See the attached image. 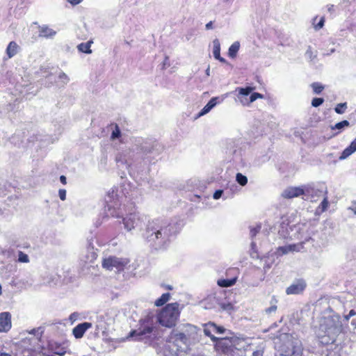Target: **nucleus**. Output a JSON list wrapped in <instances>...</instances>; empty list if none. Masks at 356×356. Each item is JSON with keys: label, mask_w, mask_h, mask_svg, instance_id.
Here are the masks:
<instances>
[{"label": "nucleus", "mask_w": 356, "mask_h": 356, "mask_svg": "<svg viewBox=\"0 0 356 356\" xmlns=\"http://www.w3.org/2000/svg\"><path fill=\"white\" fill-rule=\"evenodd\" d=\"M125 197L118 193V189L113 188L108 191L105 196V207L102 213V220H109L111 218H122V222H136L144 221L145 216L139 215L138 213L130 212L124 215L121 205Z\"/></svg>", "instance_id": "obj_1"}, {"label": "nucleus", "mask_w": 356, "mask_h": 356, "mask_svg": "<svg viewBox=\"0 0 356 356\" xmlns=\"http://www.w3.org/2000/svg\"><path fill=\"white\" fill-rule=\"evenodd\" d=\"M343 331V325L338 314L323 316L319 320V325L316 334L323 345L333 343L338 335Z\"/></svg>", "instance_id": "obj_2"}, {"label": "nucleus", "mask_w": 356, "mask_h": 356, "mask_svg": "<svg viewBox=\"0 0 356 356\" xmlns=\"http://www.w3.org/2000/svg\"><path fill=\"white\" fill-rule=\"evenodd\" d=\"M133 149L149 160L161 154L163 147L155 139L138 138L134 140Z\"/></svg>", "instance_id": "obj_3"}, {"label": "nucleus", "mask_w": 356, "mask_h": 356, "mask_svg": "<svg viewBox=\"0 0 356 356\" xmlns=\"http://www.w3.org/2000/svg\"><path fill=\"white\" fill-rule=\"evenodd\" d=\"M281 339L283 343L279 348L280 356H302L303 348L299 339L290 334H282Z\"/></svg>", "instance_id": "obj_4"}, {"label": "nucleus", "mask_w": 356, "mask_h": 356, "mask_svg": "<svg viewBox=\"0 0 356 356\" xmlns=\"http://www.w3.org/2000/svg\"><path fill=\"white\" fill-rule=\"evenodd\" d=\"M179 307L177 302L167 305L158 316L159 323L167 327H174L180 314Z\"/></svg>", "instance_id": "obj_5"}, {"label": "nucleus", "mask_w": 356, "mask_h": 356, "mask_svg": "<svg viewBox=\"0 0 356 356\" xmlns=\"http://www.w3.org/2000/svg\"><path fill=\"white\" fill-rule=\"evenodd\" d=\"M243 144L241 140H229L227 143L226 151L227 158L230 161L238 163L242 161Z\"/></svg>", "instance_id": "obj_6"}, {"label": "nucleus", "mask_w": 356, "mask_h": 356, "mask_svg": "<svg viewBox=\"0 0 356 356\" xmlns=\"http://www.w3.org/2000/svg\"><path fill=\"white\" fill-rule=\"evenodd\" d=\"M167 341L177 347V350L185 351L192 344L188 340L186 334L183 332L172 330L167 339Z\"/></svg>", "instance_id": "obj_7"}, {"label": "nucleus", "mask_w": 356, "mask_h": 356, "mask_svg": "<svg viewBox=\"0 0 356 356\" xmlns=\"http://www.w3.org/2000/svg\"><path fill=\"white\" fill-rule=\"evenodd\" d=\"M304 195L312 198L318 197L321 195L325 196L327 194V189L325 184H308L304 185Z\"/></svg>", "instance_id": "obj_8"}, {"label": "nucleus", "mask_w": 356, "mask_h": 356, "mask_svg": "<svg viewBox=\"0 0 356 356\" xmlns=\"http://www.w3.org/2000/svg\"><path fill=\"white\" fill-rule=\"evenodd\" d=\"M183 332L186 334V337L190 343L193 345L200 340L202 330L191 324L184 325Z\"/></svg>", "instance_id": "obj_9"}, {"label": "nucleus", "mask_w": 356, "mask_h": 356, "mask_svg": "<svg viewBox=\"0 0 356 356\" xmlns=\"http://www.w3.org/2000/svg\"><path fill=\"white\" fill-rule=\"evenodd\" d=\"M127 264V260L121 259L115 257H111L104 259L102 261V266L109 270H113L114 268L118 270H120Z\"/></svg>", "instance_id": "obj_10"}, {"label": "nucleus", "mask_w": 356, "mask_h": 356, "mask_svg": "<svg viewBox=\"0 0 356 356\" xmlns=\"http://www.w3.org/2000/svg\"><path fill=\"white\" fill-rule=\"evenodd\" d=\"M220 304V298L216 294L209 295L207 298L200 302L201 306L204 309H216L218 308Z\"/></svg>", "instance_id": "obj_11"}, {"label": "nucleus", "mask_w": 356, "mask_h": 356, "mask_svg": "<svg viewBox=\"0 0 356 356\" xmlns=\"http://www.w3.org/2000/svg\"><path fill=\"white\" fill-rule=\"evenodd\" d=\"M306 287V283L302 280H298L295 281L286 289L287 295H296L301 293Z\"/></svg>", "instance_id": "obj_12"}, {"label": "nucleus", "mask_w": 356, "mask_h": 356, "mask_svg": "<svg viewBox=\"0 0 356 356\" xmlns=\"http://www.w3.org/2000/svg\"><path fill=\"white\" fill-rule=\"evenodd\" d=\"M304 186H302L300 187H289L283 191L282 195L285 198L291 199L304 195Z\"/></svg>", "instance_id": "obj_13"}, {"label": "nucleus", "mask_w": 356, "mask_h": 356, "mask_svg": "<svg viewBox=\"0 0 356 356\" xmlns=\"http://www.w3.org/2000/svg\"><path fill=\"white\" fill-rule=\"evenodd\" d=\"M11 328V315L9 312L0 314V332H8Z\"/></svg>", "instance_id": "obj_14"}, {"label": "nucleus", "mask_w": 356, "mask_h": 356, "mask_svg": "<svg viewBox=\"0 0 356 356\" xmlns=\"http://www.w3.org/2000/svg\"><path fill=\"white\" fill-rule=\"evenodd\" d=\"M92 327V323L88 322H84L78 324L72 330V333L76 339L81 338L86 331Z\"/></svg>", "instance_id": "obj_15"}, {"label": "nucleus", "mask_w": 356, "mask_h": 356, "mask_svg": "<svg viewBox=\"0 0 356 356\" xmlns=\"http://www.w3.org/2000/svg\"><path fill=\"white\" fill-rule=\"evenodd\" d=\"M222 99L218 97H212L209 102L203 107V108L198 113V117L203 116L208 113L213 108H214L218 104L221 102Z\"/></svg>", "instance_id": "obj_16"}, {"label": "nucleus", "mask_w": 356, "mask_h": 356, "mask_svg": "<svg viewBox=\"0 0 356 356\" xmlns=\"http://www.w3.org/2000/svg\"><path fill=\"white\" fill-rule=\"evenodd\" d=\"M152 331L153 327L147 325L144 327L143 329L140 328L138 330L131 331L129 334V337H136L137 340H143L146 335L149 334Z\"/></svg>", "instance_id": "obj_17"}, {"label": "nucleus", "mask_w": 356, "mask_h": 356, "mask_svg": "<svg viewBox=\"0 0 356 356\" xmlns=\"http://www.w3.org/2000/svg\"><path fill=\"white\" fill-rule=\"evenodd\" d=\"M216 329L217 325L213 323L209 322V323L204 325L203 332L206 336L209 337L214 342L218 340V338L212 334V332H216Z\"/></svg>", "instance_id": "obj_18"}, {"label": "nucleus", "mask_w": 356, "mask_h": 356, "mask_svg": "<svg viewBox=\"0 0 356 356\" xmlns=\"http://www.w3.org/2000/svg\"><path fill=\"white\" fill-rule=\"evenodd\" d=\"M356 152V138L351 142L350 145L347 147L339 156V160H344L349 157L351 154Z\"/></svg>", "instance_id": "obj_19"}, {"label": "nucleus", "mask_w": 356, "mask_h": 356, "mask_svg": "<svg viewBox=\"0 0 356 356\" xmlns=\"http://www.w3.org/2000/svg\"><path fill=\"white\" fill-rule=\"evenodd\" d=\"M252 88L246 87V88H238V98L240 99L241 102L245 105L248 104L247 100V97L250 96L252 92Z\"/></svg>", "instance_id": "obj_20"}, {"label": "nucleus", "mask_w": 356, "mask_h": 356, "mask_svg": "<svg viewBox=\"0 0 356 356\" xmlns=\"http://www.w3.org/2000/svg\"><path fill=\"white\" fill-rule=\"evenodd\" d=\"M48 346L49 350L51 351L54 355H57L58 356H64L66 353L65 348L56 343H49Z\"/></svg>", "instance_id": "obj_21"}, {"label": "nucleus", "mask_w": 356, "mask_h": 356, "mask_svg": "<svg viewBox=\"0 0 356 356\" xmlns=\"http://www.w3.org/2000/svg\"><path fill=\"white\" fill-rule=\"evenodd\" d=\"M349 126H350V122L348 120H346L341 121L339 122H337L334 126H331V129L332 130H333V131L334 130H337V131L334 133L332 136L334 137V136H337L345 128H346V127H348Z\"/></svg>", "instance_id": "obj_22"}, {"label": "nucleus", "mask_w": 356, "mask_h": 356, "mask_svg": "<svg viewBox=\"0 0 356 356\" xmlns=\"http://www.w3.org/2000/svg\"><path fill=\"white\" fill-rule=\"evenodd\" d=\"M19 49V45L15 42L11 41L8 44L6 50L8 58H11L12 57L15 56L18 53Z\"/></svg>", "instance_id": "obj_23"}, {"label": "nucleus", "mask_w": 356, "mask_h": 356, "mask_svg": "<svg viewBox=\"0 0 356 356\" xmlns=\"http://www.w3.org/2000/svg\"><path fill=\"white\" fill-rule=\"evenodd\" d=\"M97 258V254L94 250V248L89 244L87 248L86 253L84 255L83 260L85 262L92 263Z\"/></svg>", "instance_id": "obj_24"}, {"label": "nucleus", "mask_w": 356, "mask_h": 356, "mask_svg": "<svg viewBox=\"0 0 356 356\" xmlns=\"http://www.w3.org/2000/svg\"><path fill=\"white\" fill-rule=\"evenodd\" d=\"M270 306L268 308H266L265 310H264V312L266 314L268 315V316H272L273 314H275L276 311H277V298L275 297V296H273L271 300H270Z\"/></svg>", "instance_id": "obj_25"}, {"label": "nucleus", "mask_w": 356, "mask_h": 356, "mask_svg": "<svg viewBox=\"0 0 356 356\" xmlns=\"http://www.w3.org/2000/svg\"><path fill=\"white\" fill-rule=\"evenodd\" d=\"M56 34V32L47 26H41L40 29V35L45 38H52Z\"/></svg>", "instance_id": "obj_26"}, {"label": "nucleus", "mask_w": 356, "mask_h": 356, "mask_svg": "<svg viewBox=\"0 0 356 356\" xmlns=\"http://www.w3.org/2000/svg\"><path fill=\"white\" fill-rule=\"evenodd\" d=\"M282 222H292L293 221H298L297 212L295 210H291L287 213L286 216H284L282 218Z\"/></svg>", "instance_id": "obj_27"}, {"label": "nucleus", "mask_w": 356, "mask_h": 356, "mask_svg": "<svg viewBox=\"0 0 356 356\" xmlns=\"http://www.w3.org/2000/svg\"><path fill=\"white\" fill-rule=\"evenodd\" d=\"M92 41L90 40L87 42H82L77 46V49L79 51L85 54H91L92 50L90 49Z\"/></svg>", "instance_id": "obj_28"}, {"label": "nucleus", "mask_w": 356, "mask_h": 356, "mask_svg": "<svg viewBox=\"0 0 356 356\" xmlns=\"http://www.w3.org/2000/svg\"><path fill=\"white\" fill-rule=\"evenodd\" d=\"M240 48L239 42H234L229 48L228 55L230 58H235Z\"/></svg>", "instance_id": "obj_29"}, {"label": "nucleus", "mask_w": 356, "mask_h": 356, "mask_svg": "<svg viewBox=\"0 0 356 356\" xmlns=\"http://www.w3.org/2000/svg\"><path fill=\"white\" fill-rule=\"evenodd\" d=\"M236 282V278L222 279L218 280V285L220 287H229L233 286Z\"/></svg>", "instance_id": "obj_30"}, {"label": "nucleus", "mask_w": 356, "mask_h": 356, "mask_svg": "<svg viewBox=\"0 0 356 356\" xmlns=\"http://www.w3.org/2000/svg\"><path fill=\"white\" fill-rule=\"evenodd\" d=\"M170 296V295L169 293H165L162 294V296L155 301L154 305L156 307H160V306L163 305L165 303H166L168 301Z\"/></svg>", "instance_id": "obj_31"}, {"label": "nucleus", "mask_w": 356, "mask_h": 356, "mask_svg": "<svg viewBox=\"0 0 356 356\" xmlns=\"http://www.w3.org/2000/svg\"><path fill=\"white\" fill-rule=\"evenodd\" d=\"M213 54L215 58H218L220 55V44L218 39L213 41Z\"/></svg>", "instance_id": "obj_32"}, {"label": "nucleus", "mask_w": 356, "mask_h": 356, "mask_svg": "<svg viewBox=\"0 0 356 356\" xmlns=\"http://www.w3.org/2000/svg\"><path fill=\"white\" fill-rule=\"evenodd\" d=\"M8 142L14 146H19L22 143V139L19 134H15L9 138Z\"/></svg>", "instance_id": "obj_33"}, {"label": "nucleus", "mask_w": 356, "mask_h": 356, "mask_svg": "<svg viewBox=\"0 0 356 356\" xmlns=\"http://www.w3.org/2000/svg\"><path fill=\"white\" fill-rule=\"evenodd\" d=\"M236 181L241 186H244L248 184L247 177L240 172H238L236 175Z\"/></svg>", "instance_id": "obj_34"}, {"label": "nucleus", "mask_w": 356, "mask_h": 356, "mask_svg": "<svg viewBox=\"0 0 356 356\" xmlns=\"http://www.w3.org/2000/svg\"><path fill=\"white\" fill-rule=\"evenodd\" d=\"M328 205H329V202H328L327 196L325 195V196H324L323 200L321 202V203L320 204V205L316 209V211L317 212L325 211L327 209Z\"/></svg>", "instance_id": "obj_35"}, {"label": "nucleus", "mask_w": 356, "mask_h": 356, "mask_svg": "<svg viewBox=\"0 0 356 356\" xmlns=\"http://www.w3.org/2000/svg\"><path fill=\"white\" fill-rule=\"evenodd\" d=\"M233 309V305L230 302H221L220 300V304L218 305V308L217 309L218 312L220 311H229Z\"/></svg>", "instance_id": "obj_36"}, {"label": "nucleus", "mask_w": 356, "mask_h": 356, "mask_svg": "<svg viewBox=\"0 0 356 356\" xmlns=\"http://www.w3.org/2000/svg\"><path fill=\"white\" fill-rule=\"evenodd\" d=\"M311 87L315 94L319 95L324 89V86L319 82H314L312 83Z\"/></svg>", "instance_id": "obj_37"}, {"label": "nucleus", "mask_w": 356, "mask_h": 356, "mask_svg": "<svg viewBox=\"0 0 356 356\" xmlns=\"http://www.w3.org/2000/svg\"><path fill=\"white\" fill-rule=\"evenodd\" d=\"M347 108V103H340L338 104L334 108V111L338 114H343L345 113L346 109Z\"/></svg>", "instance_id": "obj_38"}, {"label": "nucleus", "mask_w": 356, "mask_h": 356, "mask_svg": "<svg viewBox=\"0 0 356 356\" xmlns=\"http://www.w3.org/2000/svg\"><path fill=\"white\" fill-rule=\"evenodd\" d=\"M316 19H317V17H316L313 19V25H314L315 30H320L324 26L325 17H322L317 24H316V22H315Z\"/></svg>", "instance_id": "obj_39"}, {"label": "nucleus", "mask_w": 356, "mask_h": 356, "mask_svg": "<svg viewBox=\"0 0 356 356\" xmlns=\"http://www.w3.org/2000/svg\"><path fill=\"white\" fill-rule=\"evenodd\" d=\"M18 261L22 263H29V256L24 253L22 251H19L18 252Z\"/></svg>", "instance_id": "obj_40"}, {"label": "nucleus", "mask_w": 356, "mask_h": 356, "mask_svg": "<svg viewBox=\"0 0 356 356\" xmlns=\"http://www.w3.org/2000/svg\"><path fill=\"white\" fill-rule=\"evenodd\" d=\"M162 231H163V229H158L156 231L152 229V233L149 234H147V238H150L149 240H152V239H153L152 236L154 235V237L156 238H159L161 237V236H162Z\"/></svg>", "instance_id": "obj_41"}, {"label": "nucleus", "mask_w": 356, "mask_h": 356, "mask_svg": "<svg viewBox=\"0 0 356 356\" xmlns=\"http://www.w3.org/2000/svg\"><path fill=\"white\" fill-rule=\"evenodd\" d=\"M250 257L253 259L259 258V254L256 250V243L253 241L251 243Z\"/></svg>", "instance_id": "obj_42"}, {"label": "nucleus", "mask_w": 356, "mask_h": 356, "mask_svg": "<svg viewBox=\"0 0 356 356\" xmlns=\"http://www.w3.org/2000/svg\"><path fill=\"white\" fill-rule=\"evenodd\" d=\"M324 102V99L321 97H315L312 100V106L313 107H318Z\"/></svg>", "instance_id": "obj_43"}, {"label": "nucleus", "mask_w": 356, "mask_h": 356, "mask_svg": "<svg viewBox=\"0 0 356 356\" xmlns=\"http://www.w3.org/2000/svg\"><path fill=\"white\" fill-rule=\"evenodd\" d=\"M305 55L310 60H313L316 57V53L314 52L311 47H309L306 51Z\"/></svg>", "instance_id": "obj_44"}, {"label": "nucleus", "mask_w": 356, "mask_h": 356, "mask_svg": "<svg viewBox=\"0 0 356 356\" xmlns=\"http://www.w3.org/2000/svg\"><path fill=\"white\" fill-rule=\"evenodd\" d=\"M352 316H356V311L355 309H351L349 314L346 315L344 318L346 321H348V319ZM352 324L356 327V317L353 319Z\"/></svg>", "instance_id": "obj_45"}, {"label": "nucleus", "mask_w": 356, "mask_h": 356, "mask_svg": "<svg viewBox=\"0 0 356 356\" xmlns=\"http://www.w3.org/2000/svg\"><path fill=\"white\" fill-rule=\"evenodd\" d=\"M277 252L280 255L286 254L290 252L289 245L280 246L277 248Z\"/></svg>", "instance_id": "obj_46"}, {"label": "nucleus", "mask_w": 356, "mask_h": 356, "mask_svg": "<svg viewBox=\"0 0 356 356\" xmlns=\"http://www.w3.org/2000/svg\"><path fill=\"white\" fill-rule=\"evenodd\" d=\"M263 97V95L259 92H252V93H250V97H249V102L248 101V103H252L253 102H254L255 100H257L258 98H262Z\"/></svg>", "instance_id": "obj_47"}, {"label": "nucleus", "mask_w": 356, "mask_h": 356, "mask_svg": "<svg viewBox=\"0 0 356 356\" xmlns=\"http://www.w3.org/2000/svg\"><path fill=\"white\" fill-rule=\"evenodd\" d=\"M121 136V131L119 127L115 124V129L113 131L111 134V138L116 139L118 138Z\"/></svg>", "instance_id": "obj_48"}, {"label": "nucleus", "mask_w": 356, "mask_h": 356, "mask_svg": "<svg viewBox=\"0 0 356 356\" xmlns=\"http://www.w3.org/2000/svg\"><path fill=\"white\" fill-rule=\"evenodd\" d=\"M289 245L290 252H300L301 248H302V245L301 244H291Z\"/></svg>", "instance_id": "obj_49"}, {"label": "nucleus", "mask_w": 356, "mask_h": 356, "mask_svg": "<svg viewBox=\"0 0 356 356\" xmlns=\"http://www.w3.org/2000/svg\"><path fill=\"white\" fill-rule=\"evenodd\" d=\"M250 236L251 237H254L257 235V234L259 232L261 229V226L259 225H257L255 227H250Z\"/></svg>", "instance_id": "obj_50"}, {"label": "nucleus", "mask_w": 356, "mask_h": 356, "mask_svg": "<svg viewBox=\"0 0 356 356\" xmlns=\"http://www.w3.org/2000/svg\"><path fill=\"white\" fill-rule=\"evenodd\" d=\"M42 332H43V330H42L41 327L33 329L29 332L30 334L37 335V336H41Z\"/></svg>", "instance_id": "obj_51"}, {"label": "nucleus", "mask_w": 356, "mask_h": 356, "mask_svg": "<svg viewBox=\"0 0 356 356\" xmlns=\"http://www.w3.org/2000/svg\"><path fill=\"white\" fill-rule=\"evenodd\" d=\"M223 195V190H216L213 195V197L214 200H218L220 199Z\"/></svg>", "instance_id": "obj_52"}, {"label": "nucleus", "mask_w": 356, "mask_h": 356, "mask_svg": "<svg viewBox=\"0 0 356 356\" xmlns=\"http://www.w3.org/2000/svg\"><path fill=\"white\" fill-rule=\"evenodd\" d=\"M58 77L64 83H67L70 80L68 76L64 72L60 73Z\"/></svg>", "instance_id": "obj_53"}, {"label": "nucleus", "mask_w": 356, "mask_h": 356, "mask_svg": "<svg viewBox=\"0 0 356 356\" xmlns=\"http://www.w3.org/2000/svg\"><path fill=\"white\" fill-rule=\"evenodd\" d=\"M58 195L61 200L64 201L66 199V190L65 189H59Z\"/></svg>", "instance_id": "obj_54"}, {"label": "nucleus", "mask_w": 356, "mask_h": 356, "mask_svg": "<svg viewBox=\"0 0 356 356\" xmlns=\"http://www.w3.org/2000/svg\"><path fill=\"white\" fill-rule=\"evenodd\" d=\"M263 354H264L263 350L259 349V350L254 351L252 353L251 356H263Z\"/></svg>", "instance_id": "obj_55"}, {"label": "nucleus", "mask_w": 356, "mask_h": 356, "mask_svg": "<svg viewBox=\"0 0 356 356\" xmlns=\"http://www.w3.org/2000/svg\"><path fill=\"white\" fill-rule=\"evenodd\" d=\"M70 4L75 6L80 3L83 0H67Z\"/></svg>", "instance_id": "obj_56"}, {"label": "nucleus", "mask_w": 356, "mask_h": 356, "mask_svg": "<svg viewBox=\"0 0 356 356\" xmlns=\"http://www.w3.org/2000/svg\"><path fill=\"white\" fill-rule=\"evenodd\" d=\"M124 228L127 231H131L134 228V224H124Z\"/></svg>", "instance_id": "obj_57"}, {"label": "nucleus", "mask_w": 356, "mask_h": 356, "mask_svg": "<svg viewBox=\"0 0 356 356\" xmlns=\"http://www.w3.org/2000/svg\"><path fill=\"white\" fill-rule=\"evenodd\" d=\"M225 332V328L222 327L217 326V329L216 330V333L222 334Z\"/></svg>", "instance_id": "obj_58"}, {"label": "nucleus", "mask_w": 356, "mask_h": 356, "mask_svg": "<svg viewBox=\"0 0 356 356\" xmlns=\"http://www.w3.org/2000/svg\"><path fill=\"white\" fill-rule=\"evenodd\" d=\"M60 182L63 184H67V179L65 177V176L64 175H61L60 177Z\"/></svg>", "instance_id": "obj_59"}, {"label": "nucleus", "mask_w": 356, "mask_h": 356, "mask_svg": "<svg viewBox=\"0 0 356 356\" xmlns=\"http://www.w3.org/2000/svg\"><path fill=\"white\" fill-rule=\"evenodd\" d=\"M205 27H206V29H207V30L213 29V22L211 21H210L209 22H208L206 24Z\"/></svg>", "instance_id": "obj_60"}, {"label": "nucleus", "mask_w": 356, "mask_h": 356, "mask_svg": "<svg viewBox=\"0 0 356 356\" xmlns=\"http://www.w3.org/2000/svg\"><path fill=\"white\" fill-rule=\"evenodd\" d=\"M216 59L218 60L221 63H226V60L224 58L221 57L220 55L219 56V57H218V58Z\"/></svg>", "instance_id": "obj_61"}, {"label": "nucleus", "mask_w": 356, "mask_h": 356, "mask_svg": "<svg viewBox=\"0 0 356 356\" xmlns=\"http://www.w3.org/2000/svg\"><path fill=\"white\" fill-rule=\"evenodd\" d=\"M327 10L329 12H332L334 10V5H328L327 6Z\"/></svg>", "instance_id": "obj_62"}, {"label": "nucleus", "mask_w": 356, "mask_h": 356, "mask_svg": "<svg viewBox=\"0 0 356 356\" xmlns=\"http://www.w3.org/2000/svg\"><path fill=\"white\" fill-rule=\"evenodd\" d=\"M349 209L353 211L354 215H356V207H350Z\"/></svg>", "instance_id": "obj_63"}, {"label": "nucleus", "mask_w": 356, "mask_h": 356, "mask_svg": "<svg viewBox=\"0 0 356 356\" xmlns=\"http://www.w3.org/2000/svg\"><path fill=\"white\" fill-rule=\"evenodd\" d=\"M206 72V74H207V76H209V75H210V67H209V66L207 67V69L206 70V72Z\"/></svg>", "instance_id": "obj_64"}]
</instances>
